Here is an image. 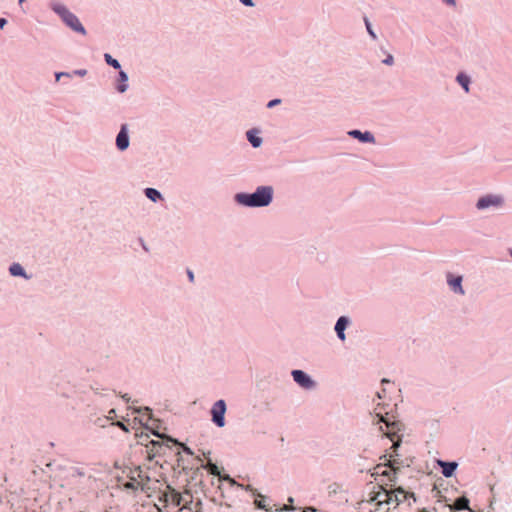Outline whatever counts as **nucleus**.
Wrapping results in <instances>:
<instances>
[{
	"instance_id": "7c9ffc66",
	"label": "nucleus",
	"mask_w": 512,
	"mask_h": 512,
	"mask_svg": "<svg viewBox=\"0 0 512 512\" xmlns=\"http://www.w3.org/2000/svg\"><path fill=\"white\" fill-rule=\"evenodd\" d=\"M133 411L135 413H141L142 411H144L147 415H149V418L151 417V409L149 407H138V408H134Z\"/></svg>"
},
{
	"instance_id": "79ce46f5",
	"label": "nucleus",
	"mask_w": 512,
	"mask_h": 512,
	"mask_svg": "<svg viewBox=\"0 0 512 512\" xmlns=\"http://www.w3.org/2000/svg\"><path fill=\"white\" fill-rule=\"evenodd\" d=\"M7 21L5 18H0V28L2 29L6 25Z\"/></svg>"
},
{
	"instance_id": "c03bdc74",
	"label": "nucleus",
	"mask_w": 512,
	"mask_h": 512,
	"mask_svg": "<svg viewBox=\"0 0 512 512\" xmlns=\"http://www.w3.org/2000/svg\"><path fill=\"white\" fill-rule=\"evenodd\" d=\"M91 389H92L96 394H99V390H100V388H99V387L91 386Z\"/></svg>"
},
{
	"instance_id": "5701e85b",
	"label": "nucleus",
	"mask_w": 512,
	"mask_h": 512,
	"mask_svg": "<svg viewBox=\"0 0 512 512\" xmlns=\"http://www.w3.org/2000/svg\"><path fill=\"white\" fill-rule=\"evenodd\" d=\"M379 490L378 491H371L370 494H369V502H374L375 505L377 506V503L382 501L383 499H381V497L383 496V488H385L383 485H379Z\"/></svg>"
},
{
	"instance_id": "4468645a",
	"label": "nucleus",
	"mask_w": 512,
	"mask_h": 512,
	"mask_svg": "<svg viewBox=\"0 0 512 512\" xmlns=\"http://www.w3.org/2000/svg\"><path fill=\"white\" fill-rule=\"evenodd\" d=\"M131 475H135L136 483H140L141 489L146 490V483L150 481V476L144 473L140 466L135 467L130 471Z\"/></svg>"
},
{
	"instance_id": "9b49d317",
	"label": "nucleus",
	"mask_w": 512,
	"mask_h": 512,
	"mask_svg": "<svg viewBox=\"0 0 512 512\" xmlns=\"http://www.w3.org/2000/svg\"><path fill=\"white\" fill-rule=\"evenodd\" d=\"M351 138L357 139L361 143H371L374 144L376 142L375 136L370 131H361L358 129H352L347 133Z\"/></svg>"
},
{
	"instance_id": "49530a36",
	"label": "nucleus",
	"mask_w": 512,
	"mask_h": 512,
	"mask_svg": "<svg viewBox=\"0 0 512 512\" xmlns=\"http://www.w3.org/2000/svg\"><path fill=\"white\" fill-rule=\"evenodd\" d=\"M381 383H382V384H387V383H390V381H389L388 379H386V378H383V379L381 380Z\"/></svg>"
},
{
	"instance_id": "3c124183",
	"label": "nucleus",
	"mask_w": 512,
	"mask_h": 512,
	"mask_svg": "<svg viewBox=\"0 0 512 512\" xmlns=\"http://www.w3.org/2000/svg\"><path fill=\"white\" fill-rule=\"evenodd\" d=\"M101 421H102V419H101V418H98L99 425H100V426H102V427H104V426H105V424L101 423Z\"/></svg>"
},
{
	"instance_id": "c9c22d12",
	"label": "nucleus",
	"mask_w": 512,
	"mask_h": 512,
	"mask_svg": "<svg viewBox=\"0 0 512 512\" xmlns=\"http://www.w3.org/2000/svg\"><path fill=\"white\" fill-rule=\"evenodd\" d=\"M241 4H243L246 7H254L255 3L253 0H239Z\"/></svg>"
},
{
	"instance_id": "4be33fe9",
	"label": "nucleus",
	"mask_w": 512,
	"mask_h": 512,
	"mask_svg": "<svg viewBox=\"0 0 512 512\" xmlns=\"http://www.w3.org/2000/svg\"><path fill=\"white\" fill-rule=\"evenodd\" d=\"M394 494H398V498L403 499V502L409 498H413L414 501H416L415 494L413 492H407L405 489L401 486L395 488L393 491Z\"/></svg>"
},
{
	"instance_id": "ea45409f",
	"label": "nucleus",
	"mask_w": 512,
	"mask_h": 512,
	"mask_svg": "<svg viewBox=\"0 0 512 512\" xmlns=\"http://www.w3.org/2000/svg\"><path fill=\"white\" fill-rule=\"evenodd\" d=\"M187 277L191 283L194 282V273L192 270L187 269Z\"/></svg>"
},
{
	"instance_id": "6e6d98bb",
	"label": "nucleus",
	"mask_w": 512,
	"mask_h": 512,
	"mask_svg": "<svg viewBox=\"0 0 512 512\" xmlns=\"http://www.w3.org/2000/svg\"><path fill=\"white\" fill-rule=\"evenodd\" d=\"M37 467L41 470V472L46 473V471L43 468H40L39 466Z\"/></svg>"
},
{
	"instance_id": "e433bc0d",
	"label": "nucleus",
	"mask_w": 512,
	"mask_h": 512,
	"mask_svg": "<svg viewBox=\"0 0 512 512\" xmlns=\"http://www.w3.org/2000/svg\"><path fill=\"white\" fill-rule=\"evenodd\" d=\"M115 414H116V413H115V409H111V410L108 412V416H105L103 420H104L105 422H108V421H110V420L112 419V417H113Z\"/></svg>"
},
{
	"instance_id": "bb28decb",
	"label": "nucleus",
	"mask_w": 512,
	"mask_h": 512,
	"mask_svg": "<svg viewBox=\"0 0 512 512\" xmlns=\"http://www.w3.org/2000/svg\"><path fill=\"white\" fill-rule=\"evenodd\" d=\"M104 60L109 66L113 67L114 69L121 68L120 62L117 59L113 58L109 53L104 54Z\"/></svg>"
},
{
	"instance_id": "dca6fc26",
	"label": "nucleus",
	"mask_w": 512,
	"mask_h": 512,
	"mask_svg": "<svg viewBox=\"0 0 512 512\" xmlns=\"http://www.w3.org/2000/svg\"><path fill=\"white\" fill-rule=\"evenodd\" d=\"M143 192L144 195L153 203H157L164 200L162 193L156 188L147 187L144 189Z\"/></svg>"
},
{
	"instance_id": "2eb2a0df",
	"label": "nucleus",
	"mask_w": 512,
	"mask_h": 512,
	"mask_svg": "<svg viewBox=\"0 0 512 512\" xmlns=\"http://www.w3.org/2000/svg\"><path fill=\"white\" fill-rule=\"evenodd\" d=\"M259 131L255 128L250 129L246 132V137L253 148H258L262 145L263 140L258 136Z\"/></svg>"
},
{
	"instance_id": "72a5a7b5",
	"label": "nucleus",
	"mask_w": 512,
	"mask_h": 512,
	"mask_svg": "<svg viewBox=\"0 0 512 512\" xmlns=\"http://www.w3.org/2000/svg\"><path fill=\"white\" fill-rule=\"evenodd\" d=\"M296 508L294 506H292V504L290 503H287V505H284L280 508V512H288V511H293L295 510Z\"/></svg>"
},
{
	"instance_id": "473e14b6",
	"label": "nucleus",
	"mask_w": 512,
	"mask_h": 512,
	"mask_svg": "<svg viewBox=\"0 0 512 512\" xmlns=\"http://www.w3.org/2000/svg\"><path fill=\"white\" fill-rule=\"evenodd\" d=\"M112 425L120 428L121 430H123L125 432L129 431L128 427L121 421L113 422Z\"/></svg>"
},
{
	"instance_id": "f704fd0d",
	"label": "nucleus",
	"mask_w": 512,
	"mask_h": 512,
	"mask_svg": "<svg viewBox=\"0 0 512 512\" xmlns=\"http://www.w3.org/2000/svg\"><path fill=\"white\" fill-rule=\"evenodd\" d=\"M56 387H57V392L60 393L62 396L64 397H68V391L64 388H60L59 387V383H55Z\"/></svg>"
},
{
	"instance_id": "052dcab7",
	"label": "nucleus",
	"mask_w": 512,
	"mask_h": 512,
	"mask_svg": "<svg viewBox=\"0 0 512 512\" xmlns=\"http://www.w3.org/2000/svg\"><path fill=\"white\" fill-rule=\"evenodd\" d=\"M509 253H510V256L512 257V249L510 250V252H509Z\"/></svg>"
},
{
	"instance_id": "f03ea898",
	"label": "nucleus",
	"mask_w": 512,
	"mask_h": 512,
	"mask_svg": "<svg viewBox=\"0 0 512 512\" xmlns=\"http://www.w3.org/2000/svg\"><path fill=\"white\" fill-rule=\"evenodd\" d=\"M51 11L60 19L62 24L72 32L86 36L87 30L81 23L79 17L73 13L64 3L52 0L48 4Z\"/></svg>"
},
{
	"instance_id": "37998d69",
	"label": "nucleus",
	"mask_w": 512,
	"mask_h": 512,
	"mask_svg": "<svg viewBox=\"0 0 512 512\" xmlns=\"http://www.w3.org/2000/svg\"><path fill=\"white\" fill-rule=\"evenodd\" d=\"M390 473H391L390 471H388V470H384L383 472H381V474H380V475H382V476H385V477H388V478H389Z\"/></svg>"
},
{
	"instance_id": "1a4fd4ad",
	"label": "nucleus",
	"mask_w": 512,
	"mask_h": 512,
	"mask_svg": "<svg viewBox=\"0 0 512 512\" xmlns=\"http://www.w3.org/2000/svg\"><path fill=\"white\" fill-rule=\"evenodd\" d=\"M446 281L449 285L450 289L455 293L459 295H464L465 290L463 289L462 282L463 277L461 275H456L451 272H448L446 274Z\"/></svg>"
},
{
	"instance_id": "39448f33",
	"label": "nucleus",
	"mask_w": 512,
	"mask_h": 512,
	"mask_svg": "<svg viewBox=\"0 0 512 512\" xmlns=\"http://www.w3.org/2000/svg\"><path fill=\"white\" fill-rule=\"evenodd\" d=\"M227 411V404L225 400H217L210 409L211 421L218 427L223 428L226 424L225 414Z\"/></svg>"
},
{
	"instance_id": "393cba45",
	"label": "nucleus",
	"mask_w": 512,
	"mask_h": 512,
	"mask_svg": "<svg viewBox=\"0 0 512 512\" xmlns=\"http://www.w3.org/2000/svg\"><path fill=\"white\" fill-rule=\"evenodd\" d=\"M165 441L168 443V442H171V443H174V444H177V445H180L181 448H182V451L188 455H192L193 454V451L191 450L190 447H188L187 445L185 444H182L180 443L178 440L172 438L171 436H166L165 437Z\"/></svg>"
},
{
	"instance_id": "f8f14e48",
	"label": "nucleus",
	"mask_w": 512,
	"mask_h": 512,
	"mask_svg": "<svg viewBox=\"0 0 512 512\" xmlns=\"http://www.w3.org/2000/svg\"><path fill=\"white\" fill-rule=\"evenodd\" d=\"M437 463L441 468V473L446 478L452 477L458 467V464L455 461L438 460Z\"/></svg>"
},
{
	"instance_id": "0eeeda50",
	"label": "nucleus",
	"mask_w": 512,
	"mask_h": 512,
	"mask_svg": "<svg viewBox=\"0 0 512 512\" xmlns=\"http://www.w3.org/2000/svg\"><path fill=\"white\" fill-rule=\"evenodd\" d=\"M115 145L116 148L121 152L128 149L130 145V137L127 124L124 123L120 126V130L115 139Z\"/></svg>"
},
{
	"instance_id": "a211bd4d",
	"label": "nucleus",
	"mask_w": 512,
	"mask_h": 512,
	"mask_svg": "<svg viewBox=\"0 0 512 512\" xmlns=\"http://www.w3.org/2000/svg\"><path fill=\"white\" fill-rule=\"evenodd\" d=\"M456 82L468 93L470 91L471 78L464 72H459L456 76Z\"/></svg>"
},
{
	"instance_id": "13d9d810",
	"label": "nucleus",
	"mask_w": 512,
	"mask_h": 512,
	"mask_svg": "<svg viewBox=\"0 0 512 512\" xmlns=\"http://www.w3.org/2000/svg\"><path fill=\"white\" fill-rule=\"evenodd\" d=\"M33 474H34V476L37 475V470L35 468H34Z\"/></svg>"
},
{
	"instance_id": "aec40b11",
	"label": "nucleus",
	"mask_w": 512,
	"mask_h": 512,
	"mask_svg": "<svg viewBox=\"0 0 512 512\" xmlns=\"http://www.w3.org/2000/svg\"><path fill=\"white\" fill-rule=\"evenodd\" d=\"M203 469H205L209 474L214 476L220 475V469L210 458H208L205 464L201 465Z\"/></svg>"
},
{
	"instance_id": "09e8293b",
	"label": "nucleus",
	"mask_w": 512,
	"mask_h": 512,
	"mask_svg": "<svg viewBox=\"0 0 512 512\" xmlns=\"http://www.w3.org/2000/svg\"><path fill=\"white\" fill-rule=\"evenodd\" d=\"M288 502H289L290 504H293V502H294L293 497H288Z\"/></svg>"
},
{
	"instance_id": "7ed1b4c3",
	"label": "nucleus",
	"mask_w": 512,
	"mask_h": 512,
	"mask_svg": "<svg viewBox=\"0 0 512 512\" xmlns=\"http://www.w3.org/2000/svg\"><path fill=\"white\" fill-rule=\"evenodd\" d=\"M375 420H376L377 424L383 423L385 425V427H386L385 435L393 442L391 449L394 452H396L402 442L401 437L398 436V432H400L402 430L403 424L397 420L391 421V420L385 418L381 414H377ZM395 455L398 456L397 453H395Z\"/></svg>"
},
{
	"instance_id": "9d476101",
	"label": "nucleus",
	"mask_w": 512,
	"mask_h": 512,
	"mask_svg": "<svg viewBox=\"0 0 512 512\" xmlns=\"http://www.w3.org/2000/svg\"><path fill=\"white\" fill-rule=\"evenodd\" d=\"M384 499L377 503V511L383 512L385 506L395 503L396 506L403 502V499L398 498V494H394L392 491L383 488Z\"/></svg>"
},
{
	"instance_id": "58836bf2",
	"label": "nucleus",
	"mask_w": 512,
	"mask_h": 512,
	"mask_svg": "<svg viewBox=\"0 0 512 512\" xmlns=\"http://www.w3.org/2000/svg\"><path fill=\"white\" fill-rule=\"evenodd\" d=\"M444 4L450 7L456 6V0H441Z\"/></svg>"
},
{
	"instance_id": "2f4dec72",
	"label": "nucleus",
	"mask_w": 512,
	"mask_h": 512,
	"mask_svg": "<svg viewBox=\"0 0 512 512\" xmlns=\"http://www.w3.org/2000/svg\"><path fill=\"white\" fill-rule=\"evenodd\" d=\"M280 103H281V99H279V98L272 99L267 103V108L271 109V108L279 105Z\"/></svg>"
},
{
	"instance_id": "ddd939ff",
	"label": "nucleus",
	"mask_w": 512,
	"mask_h": 512,
	"mask_svg": "<svg viewBox=\"0 0 512 512\" xmlns=\"http://www.w3.org/2000/svg\"><path fill=\"white\" fill-rule=\"evenodd\" d=\"M445 507L449 508L450 511H462L469 510L470 512V501L466 496L458 497L452 505H446Z\"/></svg>"
},
{
	"instance_id": "a878e982",
	"label": "nucleus",
	"mask_w": 512,
	"mask_h": 512,
	"mask_svg": "<svg viewBox=\"0 0 512 512\" xmlns=\"http://www.w3.org/2000/svg\"><path fill=\"white\" fill-rule=\"evenodd\" d=\"M9 271L13 276H24L27 278L23 267L18 263H14L13 265H11Z\"/></svg>"
},
{
	"instance_id": "4c0bfd02",
	"label": "nucleus",
	"mask_w": 512,
	"mask_h": 512,
	"mask_svg": "<svg viewBox=\"0 0 512 512\" xmlns=\"http://www.w3.org/2000/svg\"><path fill=\"white\" fill-rule=\"evenodd\" d=\"M302 512H321V511L313 506H307V507L303 508Z\"/></svg>"
},
{
	"instance_id": "de8ad7c7",
	"label": "nucleus",
	"mask_w": 512,
	"mask_h": 512,
	"mask_svg": "<svg viewBox=\"0 0 512 512\" xmlns=\"http://www.w3.org/2000/svg\"><path fill=\"white\" fill-rule=\"evenodd\" d=\"M141 243H142V247H143V249H144L145 251H148V249H147V247H146V245H145V243L143 242V240H142V239H141Z\"/></svg>"
},
{
	"instance_id": "a18cd8bd",
	"label": "nucleus",
	"mask_w": 512,
	"mask_h": 512,
	"mask_svg": "<svg viewBox=\"0 0 512 512\" xmlns=\"http://www.w3.org/2000/svg\"><path fill=\"white\" fill-rule=\"evenodd\" d=\"M382 393H385V389L382 390V392H377V397L381 399L383 397Z\"/></svg>"
},
{
	"instance_id": "6ab92c4d",
	"label": "nucleus",
	"mask_w": 512,
	"mask_h": 512,
	"mask_svg": "<svg viewBox=\"0 0 512 512\" xmlns=\"http://www.w3.org/2000/svg\"><path fill=\"white\" fill-rule=\"evenodd\" d=\"M73 75L79 76V77H84L85 75H87V70L86 69H77V70H74L73 72H56L55 78L57 81H59L62 77L71 78Z\"/></svg>"
},
{
	"instance_id": "f257e3e1",
	"label": "nucleus",
	"mask_w": 512,
	"mask_h": 512,
	"mask_svg": "<svg viewBox=\"0 0 512 512\" xmlns=\"http://www.w3.org/2000/svg\"><path fill=\"white\" fill-rule=\"evenodd\" d=\"M274 198V188L270 185H261L256 187L252 193L238 192L234 194V202L246 208H264L268 207Z\"/></svg>"
},
{
	"instance_id": "4d7b16f0",
	"label": "nucleus",
	"mask_w": 512,
	"mask_h": 512,
	"mask_svg": "<svg viewBox=\"0 0 512 512\" xmlns=\"http://www.w3.org/2000/svg\"><path fill=\"white\" fill-rule=\"evenodd\" d=\"M378 474H379L378 472H374V473H372V476H373V477H375V476H377Z\"/></svg>"
},
{
	"instance_id": "20e7f679",
	"label": "nucleus",
	"mask_w": 512,
	"mask_h": 512,
	"mask_svg": "<svg viewBox=\"0 0 512 512\" xmlns=\"http://www.w3.org/2000/svg\"><path fill=\"white\" fill-rule=\"evenodd\" d=\"M505 204V198L501 194H486L478 198L475 207L479 211L487 210L489 208L500 209Z\"/></svg>"
},
{
	"instance_id": "a19ab883",
	"label": "nucleus",
	"mask_w": 512,
	"mask_h": 512,
	"mask_svg": "<svg viewBox=\"0 0 512 512\" xmlns=\"http://www.w3.org/2000/svg\"><path fill=\"white\" fill-rule=\"evenodd\" d=\"M121 398L126 402V403H129L131 398L128 394H122L121 395Z\"/></svg>"
},
{
	"instance_id": "412c9836",
	"label": "nucleus",
	"mask_w": 512,
	"mask_h": 512,
	"mask_svg": "<svg viewBox=\"0 0 512 512\" xmlns=\"http://www.w3.org/2000/svg\"><path fill=\"white\" fill-rule=\"evenodd\" d=\"M147 447L150 449L151 452H153L154 455H160L164 453V444L159 441L151 440L149 444H147Z\"/></svg>"
},
{
	"instance_id": "c756f323",
	"label": "nucleus",
	"mask_w": 512,
	"mask_h": 512,
	"mask_svg": "<svg viewBox=\"0 0 512 512\" xmlns=\"http://www.w3.org/2000/svg\"><path fill=\"white\" fill-rule=\"evenodd\" d=\"M382 63L388 66H392L394 64V57L390 53H386V58L382 60Z\"/></svg>"
},
{
	"instance_id": "f3484780",
	"label": "nucleus",
	"mask_w": 512,
	"mask_h": 512,
	"mask_svg": "<svg viewBox=\"0 0 512 512\" xmlns=\"http://www.w3.org/2000/svg\"><path fill=\"white\" fill-rule=\"evenodd\" d=\"M128 74L123 71V70H120L119 71V74H118V84L116 86V90L119 92V93H124L127 91L128 89Z\"/></svg>"
},
{
	"instance_id": "8fccbe9b",
	"label": "nucleus",
	"mask_w": 512,
	"mask_h": 512,
	"mask_svg": "<svg viewBox=\"0 0 512 512\" xmlns=\"http://www.w3.org/2000/svg\"><path fill=\"white\" fill-rule=\"evenodd\" d=\"M152 434H153V435H155V436H157V437H161V435H160V433H159V432H155V431H153V432H152Z\"/></svg>"
},
{
	"instance_id": "c85d7f7f",
	"label": "nucleus",
	"mask_w": 512,
	"mask_h": 512,
	"mask_svg": "<svg viewBox=\"0 0 512 512\" xmlns=\"http://www.w3.org/2000/svg\"><path fill=\"white\" fill-rule=\"evenodd\" d=\"M385 466L392 468V473H390V475H389V481L395 483L397 481V473L399 471V468L394 467L390 461L385 463Z\"/></svg>"
},
{
	"instance_id": "680f3d73",
	"label": "nucleus",
	"mask_w": 512,
	"mask_h": 512,
	"mask_svg": "<svg viewBox=\"0 0 512 512\" xmlns=\"http://www.w3.org/2000/svg\"><path fill=\"white\" fill-rule=\"evenodd\" d=\"M452 512H458V511H452Z\"/></svg>"
},
{
	"instance_id": "603ef678",
	"label": "nucleus",
	"mask_w": 512,
	"mask_h": 512,
	"mask_svg": "<svg viewBox=\"0 0 512 512\" xmlns=\"http://www.w3.org/2000/svg\"><path fill=\"white\" fill-rule=\"evenodd\" d=\"M51 465H52V463H51V462H48V463L46 464V468L50 469Z\"/></svg>"
},
{
	"instance_id": "5fc2aeb1",
	"label": "nucleus",
	"mask_w": 512,
	"mask_h": 512,
	"mask_svg": "<svg viewBox=\"0 0 512 512\" xmlns=\"http://www.w3.org/2000/svg\"><path fill=\"white\" fill-rule=\"evenodd\" d=\"M382 466H383V464H378V465L375 467V469H379V468H380V467H382Z\"/></svg>"
},
{
	"instance_id": "bf43d9fd",
	"label": "nucleus",
	"mask_w": 512,
	"mask_h": 512,
	"mask_svg": "<svg viewBox=\"0 0 512 512\" xmlns=\"http://www.w3.org/2000/svg\"><path fill=\"white\" fill-rule=\"evenodd\" d=\"M26 0H19V3L22 4L23 2H25Z\"/></svg>"
},
{
	"instance_id": "cd10ccee",
	"label": "nucleus",
	"mask_w": 512,
	"mask_h": 512,
	"mask_svg": "<svg viewBox=\"0 0 512 512\" xmlns=\"http://www.w3.org/2000/svg\"><path fill=\"white\" fill-rule=\"evenodd\" d=\"M364 24H365V27H366V30H367V33L369 34V36L373 40H377L378 39L377 34L375 33V31H374V29L372 27V24H371L370 20L367 17H364Z\"/></svg>"
},
{
	"instance_id": "6e6552de",
	"label": "nucleus",
	"mask_w": 512,
	"mask_h": 512,
	"mask_svg": "<svg viewBox=\"0 0 512 512\" xmlns=\"http://www.w3.org/2000/svg\"><path fill=\"white\" fill-rule=\"evenodd\" d=\"M351 323V318L346 315H342L336 320L334 331L341 342L346 340L345 330L351 325Z\"/></svg>"
},
{
	"instance_id": "864d4df0",
	"label": "nucleus",
	"mask_w": 512,
	"mask_h": 512,
	"mask_svg": "<svg viewBox=\"0 0 512 512\" xmlns=\"http://www.w3.org/2000/svg\"><path fill=\"white\" fill-rule=\"evenodd\" d=\"M419 512H430L426 508H422Z\"/></svg>"
},
{
	"instance_id": "423d86ee",
	"label": "nucleus",
	"mask_w": 512,
	"mask_h": 512,
	"mask_svg": "<svg viewBox=\"0 0 512 512\" xmlns=\"http://www.w3.org/2000/svg\"><path fill=\"white\" fill-rule=\"evenodd\" d=\"M293 381L305 390H313L316 388L317 383L312 377L303 370L294 369L291 371Z\"/></svg>"
},
{
	"instance_id": "b1692460",
	"label": "nucleus",
	"mask_w": 512,
	"mask_h": 512,
	"mask_svg": "<svg viewBox=\"0 0 512 512\" xmlns=\"http://www.w3.org/2000/svg\"><path fill=\"white\" fill-rule=\"evenodd\" d=\"M130 481H127L123 484V488L125 490H131V491H136L138 490L139 486H140V483H136V477L135 475H131L129 474L128 475Z\"/></svg>"
}]
</instances>
